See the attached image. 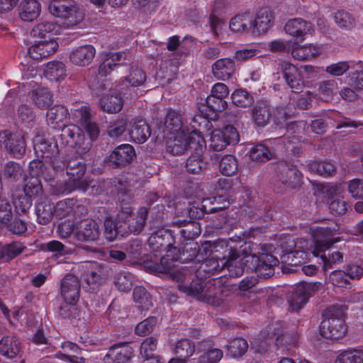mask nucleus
I'll use <instances>...</instances> for the list:
<instances>
[{
    "instance_id": "f257e3e1",
    "label": "nucleus",
    "mask_w": 363,
    "mask_h": 363,
    "mask_svg": "<svg viewBox=\"0 0 363 363\" xmlns=\"http://www.w3.org/2000/svg\"><path fill=\"white\" fill-rule=\"evenodd\" d=\"M338 231L339 227L335 223L330 226H318L313 230L314 247L312 253L314 257H320V264H322L325 272L343 262V253L330 250L333 244L340 241L336 236Z\"/></svg>"
},
{
    "instance_id": "f03ea898",
    "label": "nucleus",
    "mask_w": 363,
    "mask_h": 363,
    "mask_svg": "<svg viewBox=\"0 0 363 363\" xmlns=\"http://www.w3.org/2000/svg\"><path fill=\"white\" fill-rule=\"evenodd\" d=\"M301 132V128H298L296 122L290 123L284 136L269 138L263 143L255 145L249 152L250 160L257 162H266L270 160L275 157L278 146L300 143L302 140V136L299 135Z\"/></svg>"
},
{
    "instance_id": "7ed1b4c3",
    "label": "nucleus",
    "mask_w": 363,
    "mask_h": 363,
    "mask_svg": "<svg viewBox=\"0 0 363 363\" xmlns=\"http://www.w3.org/2000/svg\"><path fill=\"white\" fill-rule=\"evenodd\" d=\"M203 259V256L199 253V244L190 241L182 243L179 247L174 246L172 250H167V255L160 257L159 262L150 263L147 267L154 272L167 274L174 267L175 261L181 263L200 262Z\"/></svg>"
},
{
    "instance_id": "20e7f679",
    "label": "nucleus",
    "mask_w": 363,
    "mask_h": 363,
    "mask_svg": "<svg viewBox=\"0 0 363 363\" xmlns=\"http://www.w3.org/2000/svg\"><path fill=\"white\" fill-rule=\"evenodd\" d=\"M86 169V164L81 160L77 158L69 160L66 167L68 180L63 182L56 181V185L52 190V195H67L75 191L84 192L87 191L91 181L85 177Z\"/></svg>"
},
{
    "instance_id": "39448f33",
    "label": "nucleus",
    "mask_w": 363,
    "mask_h": 363,
    "mask_svg": "<svg viewBox=\"0 0 363 363\" xmlns=\"http://www.w3.org/2000/svg\"><path fill=\"white\" fill-rule=\"evenodd\" d=\"M323 320L319 330L321 336L326 339L337 340L343 337L347 332L345 315L342 307L332 306L323 313Z\"/></svg>"
},
{
    "instance_id": "423d86ee",
    "label": "nucleus",
    "mask_w": 363,
    "mask_h": 363,
    "mask_svg": "<svg viewBox=\"0 0 363 363\" xmlns=\"http://www.w3.org/2000/svg\"><path fill=\"white\" fill-rule=\"evenodd\" d=\"M242 261L247 271H254L258 277L264 279L274 274V268L279 264L277 257L267 253H262L259 255H246L242 257Z\"/></svg>"
},
{
    "instance_id": "0eeeda50",
    "label": "nucleus",
    "mask_w": 363,
    "mask_h": 363,
    "mask_svg": "<svg viewBox=\"0 0 363 363\" xmlns=\"http://www.w3.org/2000/svg\"><path fill=\"white\" fill-rule=\"evenodd\" d=\"M60 130L61 133L57 138L60 148L66 147L69 150H75V152L79 155L89 151V144L84 145V133L78 125L69 124Z\"/></svg>"
},
{
    "instance_id": "6e6552de",
    "label": "nucleus",
    "mask_w": 363,
    "mask_h": 363,
    "mask_svg": "<svg viewBox=\"0 0 363 363\" xmlns=\"http://www.w3.org/2000/svg\"><path fill=\"white\" fill-rule=\"evenodd\" d=\"M49 12L57 18L65 20L67 26L79 24L84 19V13L76 4H64L62 1L54 0L48 5Z\"/></svg>"
},
{
    "instance_id": "1a4fd4ad",
    "label": "nucleus",
    "mask_w": 363,
    "mask_h": 363,
    "mask_svg": "<svg viewBox=\"0 0 363 363\" xmlns=\"http://www.w3.org/2000/svg\"><path fill=\"white\" fill-rule=\"evenodd\" d=\"M218 250L211 257H208L202 259L196 270L197 277H204L210 278L212 275L218 274L225 269V265L228 263V260H225L226 257L232 256L231 250L226 249L223 253H216Z\"/></svg>"
},
{
    "instance_id": "9d476101",
    "label": "nucleus",
    "mask_w": 363,
    "mask_h": 363,
    "mask_svg": "<svg viewBox=\"0 0 363 363\" xmlns=\"http://www.w3.org/2000/svg\"><path fill=\"white\" fill-rule=\"evenodd\" d=\"M186 131H180L178 134H174L166 141V152L172 155H180L190 150H194L193 143L202 144L204 143L199 137H192Z\"/></svg>"
},
{
    "instance_id": "9b49d317",
    "label": "nucleus",
    "mask_w": 363,
    "mask_h": 363,
    "mask_svg": "<svg viewBox=\"0 0 363 363\" xmlns=\"http://www.w3.org/2000/svg\"><path fill=\"white\" fill-rule=\"evenodd\" d=\"M131 213H133L131 207L122 208L117 213L115 220L106 213L104 220V236L106 240L110 242L113 241L120 233L125 230V225Z\"/></svg>"
},
{
    "instance_id": "f8f14e48",
    "label": "nucleus",
    "mask_w": 363,
    "mask_h": 363,
    "mask_svg": "<svg viewBox=\"0 0 363 363\" xmlns=\"http://www.w3.org/2000/svg\"><path fill=\"white\" fill-rule=\"evenodd\" d=\"M240 140L237 129L231 125L223 127V129H215L210 138V147L216 152L224 150L228 145H235Z\"/></svg>"
},
{
    "instance_id": "ddd939ff",
    "label": "nucleus",
    "mask_w": 363,
    "mask_h": 363,
    "mask_svg": "<svg viewBox=\"0 0 363 363\" xmlns=\"http://www.w3.org/2000/svg\"><path fill=\"white\" fill-rule=\"evenodd\" d=\"M320 285L319 282L308 283L306 281L296 285L288 297L291 310L297 312L302 308L308 303L309 298L318 290Z\"/></svg>"
},
{
    "instance_id": "4468645a",
    "label": "nucleus",
    "mask_w": 363,
    "mask_h": 363,
    "mask_svg": "<svg viewBox=\"0 0 363 363\" xmlns=\"http://www.w3.org/2000/svg\"><path fill=\"white\" fill-rule=\"evenodd\" d=\"M175 239L172 231L165 228L158 229L152 233L147 240L150 249L155 252L162 254L167 250H172Z\"/></svg>"
},
{
    "instance_id": "2eb2a0df",
    "label": "nucleus",
    "mask_w": 363,
    "mask_h": 363,
    "mask_svg": "<svg viewBox=\"0 0 363 363\" xmlns=\"http://www.w3.org/2000/svg\"><path fill=\"white\" fill-rule=\"evenodd\" d=\"M275 171L279 180L291 188H296L302 182L303 174L297 167L289 162H278Z\"/></svg>"
},
{
    "instance_id": "dca6fc26",
    "label": "nucleus",
    "mask_w": 363,
    "mask_h": 363,
    "mask_svg": "<svg viewBox=\"0 0 363 363\" xmlns=\"http://www.w3.org/2000/svg\"><path fill=\"white\" fill-rule=\"evenodd\" d=\"M229 205L230 200L228 194H220L203 199L201 212H199L197 208H190L189 214L191 217L199 218L203 213H213L222 211L228 208Z\"/></svg>"
},
{
    "instance_id": "f3484780",
    "label": "nucleus",
    "mask_w": 363,
    "mask_h": 363,
    "mask_svg": "<svg viewBox=\"0 0 363 363\" xmlns=\"http://www.w3.org/2000/svg\"><path fill=\"white\" fill-rule=\"evenodd\" d=\"M136 157L134 147L130 144L117 146L109 155L108 163L113 169L121 168L130 164Z\"/></svg>"
},
{
    "instance_id": "a211bd4d",
    "label": "nucleus",
    "mask_w": 363,
    "mask_h": 363,
    "mask_svg": "<svg viewBox=\"0 0 363 363\" xmlns=\"http://www.w3.org/2000/svg\"><path fill=\"white\" fill-rule=\"evenodd\" d=\"M81 285L77 277L67 274L61 281L60 294L65 303L76 306L80 297Z\"/></svg>"
},
{
    "instance_id": "6ab92c4d",
    "label": "nucleus",
    "mask_w": 363,
    "mask_h": 363,
    "mask_svg": "<svg viewBox=\"0 0 363 363\" xmlns=\"http://www.w3.org/2000/svg\"><path fill=\"white\" fill-rule=\"evenodd\" d=\"M279 67L283 78L291 91L295 93L301 92L306 84L299 69L286 61L280 63Z\"/></svg>"
},
{
    "instance_id": "aec40b11",
    "label": "nucleus",
    "mask_w": 363,
    "mask_h": 363,
    "mask_svg": "<svg viewBox=\"0 0 363 363\" xmlns=\"http://www.w3.org/2000/svg\"><path fill=\"white\" fill-rule=\"evenodd\" d=\"M0 145L14 157L20 158L26 152V142L21 134L12 133L9 130L0 132Z\"/></svg>"
},
{
    "instance_id": "412c9836",
    "label": "nucleus",
    "mask_w": 363,
    "mask_h": 363,
    "mask_svg": "<svg viewBox=\"0 0 363 363\" xmlns=\"http://www.w3.org/2000/svg\"><path fill=\"white\" fill-rule=\"evenodd\" d=\"M133 353L128 342H118L111 345L103 357V363H128Z\"/></svg>"
},
{
    "instance_id": "4be33fe9",
    "label": "nucleus",
    "mask_w": 363,
    "mask_h": 363,
    "mask_svg": "<svg viewBox=\"0 0 363 363\" xmlns=\"http://www.w3.org/2000/svg\"><path fill=\"white\" fill-rule=\"evenodd\" d=\"M128 132L130 141L136 144L145 143L151 135L149 124L140 118H133L130 121Z\"/></svg>"
},
{
    "instance_id": "5701e85b",
    "label": "nucleus",
    "mask_w": 363,
    "mask_h": 363,
    "mask_svg": "<svg viewBox=\"0 0 363 363\" xmlns=\"http://www.w3.org/2000/svg\"><path fill=\"white\" fill-rule=\"evenodd\" d=\"M33 148L37 157L45 160L57 156L60 151L58 141L55 138H45L37 136L33 140Z\"/></svg>"
},
{
    "instance_id": "b1692460",
    "label": "nucleus",
    "mask_w": 363,
    "mask_h": 363,
    "mask_svg": "<svg viewBox=\"0 0 363 363\" xmlns=\"http://www.w3.org/2000/svg\"><path fill=\"white\" fill-rule=\"evenodd\" d=\"M99 225L93 219L82 220L76 227L74 237L79 241L94 242L99 240Z\"/></svg>"
},
{
    "instance_id": "393cba45",
    "label": "nucleus",
    "mask_w": 363,
    "mask_h": 363,
    "mask_svg": "<svg viewBox=\"0 0 363 363\" xmlns=\"http://www.w3.org/2000/svg\"><path fill=\"white\" fill-rule=\"evenodd\" d=\"M285 32L296 38L297 40L303 41L305 36L311 35L314 31L313 26L310 21L301 18L290 19L284 26Z\"/></svg>"
},
{
    "instance_id": "a878e982",
    "label": "nucleus",
    "mask_w": 363,
    "mask_h": 363,
    "mask_svg": "<svg viewBox=\"0 0 363 363\" xmlns=\"http://www.w3.org/2000/svg\"><path fill=\"white\" fill-rule=\"evenodd\" d=\"M203 143H193L194 150L186 159L185 163L186 171L192 174H199L206 169V163L203 160Z\"/></svg>"
},
{
    "instance_id": "bb28decb",
    "label": "nucleus",
    "mask_w": 363,
    "mask_h": 363,
    "mask_svg": "<svg viewBox=\"0 0 363 363\" xmlns=\"http://www.w3.org/2000/svg\"><path fill=\"white\" fill-rule=\"evenodd\" d=\"M29 174L30 177H36L39 179L42 178L50 186V191L52 194V190L56 181H55V174L48 167V164L39 159H34L29 162Z\"/></svg>"
},
{
    "instance_id": "cd10ccee",
    "label": "nucleus",
    "mask_w": 363,
    "mask_h": 363,
    "mask_svg": "<svg viewBox=\"0 0 363 363\" xmlns=\"http://www.w3.org/2000/svg\"><path fill=\"white\" fill-rule=\"evenodd\" d=\"M69 112L63 105H55L47 111V122L49 126L55 130H60L66 126L69 120Z\"/></svg>"
},
{
    "instance_id": "c85d7f7f",
    "label": "nucleus",
    "mask_w": 363,
    "mask_h": 363,
    "mask_svg": "<svg viewBox=\"0 0 363 363\" xmlns=\"http://www.w3.org/2000/svg\"><path fill=\"white\" fill-rule=\"evenodd\" d=\"M58 48V43L52 39L40 41L28 48V55L35 60H43L54 54Z\"/></svg>"
},
{
    "instance_id": "c756f323",
    "label": "nucleus",
    "mask_w": 363,
    "mask_h": 363,
    "mask_svg": "<svg viewBox=\"0 0 363 363\" xmlns=\"http://www.w3.org/2000/svg\"><path fill=\"white\" fill-rule=\"evenodd\" d=\"M96 55V49L91 45L79 46L69 54L70 62L77 66L86 67L93 60Z\"/></svg>"
},
{
    "instance_id": "7c9ffc66",
    "label": "nucleus",
    "mask_w": 363,
    "mask_h": 363,
    "mask_svg": "<svg viewBox=\"0 0 363 363\" xmlns=\"http://www.w3.org/2000/svg\"><path fill=\"white\" fill-rule=\"evenodd\" d=\"M235 62L231 58H221L216 60L212 66L215 77L220 80H227L235 71Z\"/></svg>"
},
{
    "instance_id": "2f4dec72",
    "label": "nucleus",
    "mask_w": 363,
    "mask_h": 363,
    "mask_svg": "<svg viewBox=\"0 0 363 363\" xmlns=\"http://www.w3.org/2000/svg\"><path fill=\"white\" fill-rule=\"evenodd\" d=\"M164 126L171 135L178 134L180 131H186L189 128L184 126V118L180 111L169 109L164 118Z\"/></svg>"
},
{
    "instance_id": "473e14b6",
    "label": "nucleus",
    "mask_w": 363,
    "mask_h": 363,
    "mask_svg": "<svg viewBox=\"0 0 363 363\" xmlns=\"http://www.w3.org/2000/svg\"><path fill=\"white\" fill-rule=\"evenodd\" d=\"M179 228H182L179 233L186 242L193 241L198 238L201 232L200 223L196 220H186L179 219L175 221Z\"/></svg>"
},
{
    "instance_id": "72a5a7b5",
    "label": "nucleus",
    "mask_w": 363,
    "mask_h": 363,
    "mask_svg": "<svg viewBox=\"0 0 363 363\" xmlns=\"http://www.w3.org/2000/svg\"><path fill=\"white\" fill-rule=\"evenodd\" d=\"M99 106L108 113H118L123 107V100L119 93L106 94L100 99Z\"/></svg>"
},
{
    "instance_id": "f704fd0d",
    "label": "nucleus",
    "mask_w": 363,
    "mask_h": 363,
    "mask_svg": "<svg viewBox=\"0 0 363 363\" xmlns=\"http://www.w3.org/2000/svg\"><path fill=\"white\" fill-rule=\"evenodd\" d=\"M41 11V5L38 0H22L20 4L19 16L23 21H33Z\"/></svg>"
},
{
    "instance_id": "c9c22d12",
    "label": "nucleus",
    "mask_w": 363,
    "mask_h": 363,
    "mask_svg": "<svg viewBox=\"0 0 363 363\" xmlns=\"http://www.w3.org/2000/svg\"><path fill=\"white\" fill-rule=\"evenodd\" d=\"M20 351V342L15 336H5L0 340V354L7 359L15 358Z\"/></svg>"
},
{
    "instance_id": "e433bc0d",
    "label": "nucleus",
    "mask_w": 363,
    "mask_h": 363,
    "mask_svg": "<svg viewBox=\"0 0 363 363\" xmlns=\"http://www.w3.org/2000/svg\"><path fill=\"white\" fill-rule=\"evenodd\" d=\"M211 125L207 117L200 114L195 115L191 120L189 133L192 137H199L204 141L202 135L206 130H209Z\"/></svg>"
},
{
    "instance_id": "4c0bfd02",
    "label": "nucleus",
    "mask_w": 363,
    "mask_h": 363,
    "mask_svg": "<svg viewBox=\"0 0 363 363\" xmlns=\"http://www.w3.org/2000/svg\"><path fill=\"white\" fill-rule=\"evenodd\" d=\"M252 17L250 13H239L229 22V28L233 33H244L252 28Z\"/></svg>"
},
{
    "instance_id": "58836bf2",
    "label": "nucleus",
    "mask_w": 363,
    "mask_h": 363,
    "mask_svg": "<svg viewBox=\"0 0 363 363\" xmlns=\"http://www.w3.org/2000/svg\"><path fill=\"white\" fill-rule=\"evenodd\" d=\"M231 252L232 256L225 259V260L229 261L225 265V269H227L230 277L238 278L243 274L244 270L247 269V267L244 264L242 259L241 262L237 261L239 254L235 248L231 247Z\"/></svg>"
},
{
    "instance_id": "ea45409f",
    "label": "nucleus",
    "mask_w": 363,
    "mask_h": 363,
    "mask_svg": "<svg viewBox=\"0 0 363 363\" xmlns=\"http://www.w3.org/2000/svg\"><path fill=\"white\" fill-rule=\"evenodd\" d=\"M320 53V48L313 44L298 46L292 50L291 55L298 60H311Z\"/></svg>"
},
{
    "instance_id": "a19ab883",
    "label": "nucleus",
    "mask_w": 363,
    "mask_h": 363,
    "mask_svg": "<svg viewBox=\"0 0 363 363\" xmlns=\"http://www.w3.org/2000/svg\"><path fill=\"white\" fill-rule=\"evenodd\" d=\"M231 250V246H230L228 242L225 240H218L214 242L205 241L199 246V253L203 256V259L208 257L212 256V255L218 250V252L216 253H223L225 250Z\"/></svg>"
},
{
    "instance_id": "79ce46f5",
    "label": "nucleus",
    "mask_w": 363,
    "mask_h": 363,
    "mask_svg": "<svg viewBox=\"0 0 363 363\" xmlns=\"http://www.w3.org/2000/svg\"><path fill=\"white\" fill-rule=\"evenodd\" d=\"M195 352L194 342L188 338H182L177 340L174 346L173 352L177 357L184 359L186 362Z\"/></svg>"
},
{
    "instance_id": "37998d69",
    "label": "nucleus",
    "mask_w": 363,
    "mask_h": 363,
    "mask_svg": "<svg viewBox=\"0 0 363 363\" xmlns=\"http://www.w3.org/2000/svg\"><path fill=\"white\" fill-rule=\"evenodd\" d=\"M66 72L65 65L62 62L52 61L47 64L44 74L48 79L57 82L65 78Z\"/></svg>"
},
{
    "instance_id": "c03bdc74",
    "label": "nucleus",
    "mask_w": 363,
    "mask_h": 363,
    "mask_svg": "<svg viewBox=\"0 0 363 363\" xmlns=\"http://www.w3.org/2000/svg\"><path fill=\"white\" fill-rule=\"evenodd\" d=\"M133 300L141 310H148L152 306V298L147 290L142 286H136L133 292Z\"/></svg>"
},
{
    "instance_id": "a18cd8bd",
    "label": "nucleus",
    "mask_w": 363,
    "mask_h": 363,
    "mask_svg": "<svg viewBox=\"0 0 363 363\" xmlns=\"http://www.w3.org/2000/svg\"><path fill=\"white\" fill-rule=\"evenodd\" d=\"M3 175L8 182H16L23 178L24 169L19 163L9 161L4 167Z\"/></svg>"
},
{
    "instance_id": "49530a36",
    "label": "nucleus",
    "mask_w": 363,
    "mask_h": 363,
    "mask_svg": "<svg viewBox=\"0 0 363 363\" xmlns=\"http://www.w3.org/2000/svg\"><path fill=\"white\" fill-rule=\"evenodd\" d=\"M271 116L269 106L264 103H257L253 108L252 116L255 124L264 127L269 122Z\"/></svg>"
},
{
    "instance_id": "de8ad7c7",
    "label": "nucleus",
    "mask_w": 363,
    "mask_h": 363,
    "mask_svg": "<svg viewBox=\"0 0 363 363\" xmlns=\"http://www.w3.org/2000/svg\"><path fill=\"white\" fill-rule=\"evenodd\" d=\"M25 249L23 243L19 241L5 244L0 248V258L10 261L21 255Z\"/></svg>"
},
{
    "instance_id": "09e8293b",
    "label": "nucleus",
    "mask_w": 363,
    "mask_h": 363,
    "mask_svg": "<svg viewBox=\"0 0 363 363\" xmlns=\"http://www.w3.org/2000/svg\"><path fill=\"white\" fill-rule=\"evenodd\" d=\"M69 118L82 125L91 118L89 107L81 103L74 104L70 109Z\"/></svg>"
},
{
    "instance_id": "8fccbe9b",
    "label": "nucleus",
    "mask_w": 363,
    "mask_h": 363,
    "mask_svg": "<svg viewBox=\"0 0 363 363\" xmlns=\"http://www.w3.org/2000/svg\"><path fill=\"white\" fill-rule=\"evenodd\" d=\"M220 281L217 279H209L205 284L204 291L202 295L201 299L208 303H213L221 293L222 289L220 287Z\"/></svg>"
},
{
    "instance_id": "3c124183",
    "label": "nucleus",
    "mask_w": 363,
    "mask_h": 363,
    "mask_svg": "<svg viewBox=\"0 0 363 363\" xmlns=\"http://www.w3.org/2000/svg\"><path fill=\"white\" fill-rule=\"evenodd\" d=\"M232 103L240 108L250 107L255 102L253 96L244 89H236L231 94Z\"/></svg>"
},
{
    "instance_id": "603ef678",
    "label": "nucleus",
    "mask_w": 363,
    "mask_h": 363,
    "mask_svg": "<svg viewBox=\"0 0 363 363\" xmlns=\"http://www.w3.org/2000/svg\"><path fill=\"white\" fill-rule=\"evenodd\" d=\"M31 99L40 108L49 106L53 102V95L46 88H38L31 92Z\"/></svg>"
},
{
    "instance_id": "864d4df0",
    "label": "nucleus",
    "mask_w": 363,
    "mask_h": 363,
    "mask_svg": "<svg viewBox=\"0 0 363 363\" xmlns=\"http://www.w3.org/2000/svg\"><path fill=\"white\" fill-rule=\"evenodd\" d=\"M56 28L57 25L55 23L50 21H44L35 26L30 31V35L33 37L40 38L48 36V40H50V38L54 40L52 35Z\"/></svg>"
},
{
    "instance_id": "5fc2aeb1",
    "label": "nucleus",
    "mask_w": 363,
    "mask_h": 363,
    "mask_svg": "<svg viewBox=\"0 0 363 363\" xmlns=\"http://www.w3.org/2000/svg\"><path fill=\"white\" fill-rule=\"evenodd\" d=\"M23 194L32 198H38L43 193L40 179L36 177H30L26 179L23 186Z\"/></svg>"
},
{
    "instance_id": "6e6d98bb",
    "label": "nucleus",
    "mask_w": 363,
    "mask_h": 363,
    "mask_svg": "<svg viewBox=\"0 0 363 363\" xmlns=\"http://www.w3.org/2000/svg\"><path fill=\"white\" fill-rule=\"evenodd\" d=\"M13 205L18 215L26 213L32 206V199L23 192H15L12 194Z\"/></svg>"
},
{
    "instance_id": "4d7b16f0",
    "label": "nucleus",
    "mask_w": 363,
    "mask_h": 363,
    "mask_svg": "<svg viewBox=\"0 0 363 363\" xmlns=\"http://www.w3.org/2000/svg\"><path fill=\"white\" fill-rule=\"evenodd\" d=\"M77 203V200L74 198H68L59 201L53 206L55 215L60 219L65 218L73 211Z\"/></svg>"
},
{
    "instance_id": "13d9d810",
    "label": "nucleus",
    "mask_w": 363,
    "mask_h": 363,
    "mask_svg": "<svg viewBox=\"0 0 363 363\" xmlns=\"http://www.w3.org/2000/svg\"><path fill=\"white\" fill-rule=\"evenodd\" d=\"M308 258V253L303 250L289 251L281 257L282 261L291 266H298L304 264Z\"/></svg>"
},
{
    "instance_id": "bf43d9fd",
    "label": "nucleus",
    "mask_w": 363,
    "mask_h": 363,
    "mask_svg": "<svg viewBox=\"0 0 363 363\" xmlns=\"http://www.w3.org/2000/svg\"><path fill=\"white\" fill-rule=\"evenodd\" d=\"M219 169L222 174L233 176L238 170L237 159L232 155H225L220 161Z\"/></svg>"
},
{
    "instance_id": "052dcab7",
    "label": "nucleus",
    "mask_w": 363,
    "mask_h": 363,
    "mask_svg": "<svg viewBox=\"0 0 363 363\" xmlns=\"http://www.w3.org/2000/svg\"><path fill=\"white\" fill-rule=\"evenodd\" d=\"M363 350H347L342 352L335 359V363H362Z\"/></svg>"
},
{
    "instance_id": "680f3d73",
    "label": "nucleus",
    "mask_w": 363,
    "mask_h": 363,
    "mask_svg": "<svg viewBox=\"0 0 363 363\" xmlns=\"http://www.w3.org/2000/svg\"><path fill=\"white\" fill-rule=\"evenodd\" d=\"M35 213L38 222L42 225L48 223L55 214L54 208L50 203H38L35 206Z\"/></svg>"
},
{
    "instance_id": "e2e57ef3",
    "label": "nucleus",
    "mask_w": 363,
    "mask_h": 363,
    "mask_svg": "<svg viewBox=\"0 0 363 363\" xmlns=\"http://www.w3.org/2000/svg\"><path fill=\"white\" fill-rule=\"evenodd\" d=\"M116 287L121 291H128L133 286V276L128 272H118L114 276Z\"/></svg>"
},
{
    "instance_id": "0e129e2a",
    "label": "nucleus",
    "mask_w": 363,
    "mask_h": 363,
    "mask_svg": "<svg viewBox=\"0 0 363 363\" xmlns=\"http://www.w3.org/2000/svg\"><path fill=\"white\" fill-rule=\"evenodd\" d=\"M128 126L127 119L117 118L110 122L107 128L108 135L112 138H117L128 130Z\"/></svg>"
},
{
    "instance_id": "69168bd1",
    "label": "nucleus",
    "mask_w": 363,
    "mask_h": 363,
    "mask_svg": "<svg viewBox=\"0 0 363 363\" xmlns=\"http://www.w3.org/2000/svg\"><path fill=\"white\" fill-rule=\"evenodd\" d=\"M248 349L247 340L242 337L235 338L229 342L228 350L233 357H240L245 354Z\"/></svg>"
},
{
    "instance_id": "338daca9",
    "label": "nucleus",
    "mask_w": 363,
    "mask_h": 363,
    "mask_svg": "<svg viewBox=\"0 0 363 363\" xmlns=\"http://www.w3.org/2000/svg\"><path fill=\"white\" fill-rule=\"evenodd\" d=\"M310 168L318 174L325 177L333 175L336 171L335 165L329 162L313 161L310 163Z\"/></svg>"
},
{
    "instance_id": "774afa93",
    "label": "nucleus",
    "mask_w": 363,
    "mask_h": 363,
    "mask_svg": "<svg viewBox=\"0 0 363 363\" xmlns=\"http://www.w3.org/2000/svg\"><path fill=\"white\" fill-rule=\"evenodd\" d=\"M271 20L267 11H260L255 19L252 18V26L254 33H264L270 26Z\"/></svg>"
}]
</instances>
